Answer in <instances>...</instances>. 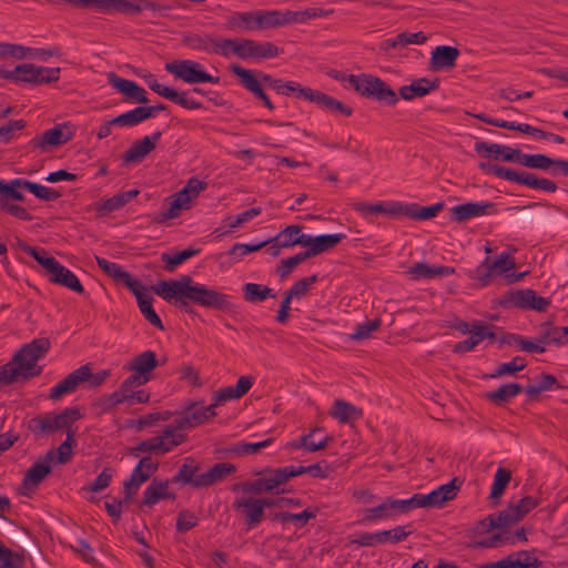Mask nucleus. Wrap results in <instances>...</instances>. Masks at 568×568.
I'll use <instances>...</instances> for the list:
<instances>
[{
    "label": "nucleus",
    "instance_id": "20e7f679",
    "mask_svg": "<svg viewBox=\"0 0 568 568\" xmlns=\"http://www.w3.org/2000/svg\"><path fill=\"white\" fill-rule=\"evenodd\" d=\"M81 418L77 407H69L61 413H45L32 417L28 423V429L37 437H47L58 430L69 429L73 423Z\"/></svg>",
    "mask_w": 568,
    "mask_h": 568
},
{
    "label": "nucleus",
    "instance_id": "864d4df0",
    "mask_svg": "<svg viewBox=\"0 0 568 568\" xmlns=\"http://www.w3.org/2000/svg\"><path fill=\"white\" fill-rule=\"evenodd\" d=\"M333 471V467L327 462L322 460L310 466H294L291 465V473L293 478L300 475L310 474L314 478L325 479Z\"/></svg>",
    "mask_w": 568,
    "mask_h": 568
},
{
    "label": "nucleus",
    "instance_id": "bb28decb",
    "mask_svg": "<svg viewBox=\"0 0 568 568\" xmlns=\"http://www.w3.org/2000/svg\"><path fill=\"white\" fill-rule=\"evenodd\" d=\"M344 239H346V234L344 233L322 234L317 236H311L306 234L304 246L307 248L305 253L307 257L311 258L335 247Z\"/></svg>",
    "mask_w": 568,
    "mask_h": 568
},
{
    "label": "nucleus",
    "instance_id": "7c9ffc66",
    "mask_svg": "<svg viewBox=\"0 0 568 568\" xmlns=\"http://www.w3.org/2000/svg\"><path fill=\"white\" fill-rule=\"evenodd\" d=\"M97 264L106 275L112 277L116 283L123 284L129 290H133L139 280L134 278L131 273L123 270V267L114 262L108 261L104 257L95 256Z\"/></svg>",
    "mask_w": 568,
    "mask_h": 568
},
{
    "label": "nucleus",
    "instance_id": "9b49d317",
    "mask_svg": "<svg viewBox=\"0 0 568 568\" xmlns=\"http://www.w3.org/2000/svg\"><path fill=\"white\" fill-rule=\"evenodd\" d=\"M230 71L240 79L241 85L247 90L254 99L261 101L270 111L275 109V105L263 89L264 83L261 81L258 72L255 73L253 70L244 69L240 64H231Z\"/></svg>",
    "mask_w": 568,
    "mask_h": 568
},
{
    "label": "nucleus",
    "instance_id": "e433bc0d",
    "mask_svg": "<svg viewBox=\"0 0 568 568\" xmlns=\"http://www.w3.org/2000/svg\"><path fill=\"white\" fill-rule=\"evenodd\" d=\"M514 149L508 145L488 143L486 141H477L474 145V150L481 156L493 158L495 160H501L505 162L513 161Z\"/></svg>",
    "mask_w": 568,
    "mask_h": 568
},
{
    "label": "nucleus",
    "instance_id": "5fc2aeb1",
    "mask_svg": "<svg viewBox=\"0 0 568 568\" xmlns=\"http://www.w3.org/2000/svg\"><path fill=\"white\" fill-rule=\"evenodd\" d=\"M244 300L250 303H260L268 297H275L273 290L256 283H246L242 287Z\"/></svg>",
    "mask_w": 568,
    "mask_h": 568
},
{
    "label": "nucleus",
    "instance_id": "49530a36",
    "mask_svg": "<svg viewBox=\"0 0 568 568\" xmlns=\"http://www.w3.org/2000/svg\"><path fill=\"white\" fill-rule=\"evenodd\" d=\"M523 392V386L517 383L504 384L495 390L488 392L486 398L497 406H503L513 397Z\"/></svg>",
    "mask_w": 568,
    "mask_h": 568
},
{
    "label": "nucleus",
    "instance_id": "0eeeda50",
    "mask_svg": "<svg viewBox=\"0 0 568 568\" xmlns=\"http://www.w3.org/2000/svg\"><path fill=\"white\" fill-rule=\"evenodd\" d=\"M85 9H93L105 14L122 13L138 16L143 10H159L160 7L151 0H87Z\"/></svg>",
    "mask_w": 568,
    "mask_h": 568
},
{
    "label": "nucleus",
    "instance_id": "39448f33",
    "mask_svg": "<svg viewBox=\"0 0 568 568\" xmlns=\"http://www.w3.org/2000/svg\"><path fill=\"white\" fill-rule=\"evenodd\" d=\"M479 169L483 172L488 174H493L499 179H504L509 182H515L531 189L541 190L545 192L554 193L557 191V184L545 178H538L536 174L527 172V171H516L510 168H505L498 164H491L481 162L479 163Z\"/></svg>",
    "mask_w": 568,
    "mask_h": 568
},
{
    "label": "nucleus",
    "instance_id": "338daca9",
    "mask_svg": "<svg viewBox=\"0 0 568 568\" xmlns=\"http://www.w3.org/2000/svg\"><path fill=\"white\" fill-rule=\"evenodd\" d=\"M444 209V203H436L429 206H420L412 203L410 219L417 221H426L435 217Z\"/></svg>",
    "mask_w": 568,
    "mask_h": 568
},
{
    "label": "nucleus",
    "instance_id": "4468645a",
    "mask_svg": "<svg viewBox=\"0 0 568 568\" xmlns=\"http://www.w3.org/2000/svg\"><path fill=\"white\" fill-rule=\"evenodd\" d=\"M258 77L264 85L274 90L277 94L286 97H295L305 101H311L314 90L308 87H302L294 81H283L282 79L274 78L268 73L258 71Z\"/></svg>",
    "mask_w": 568,
    "mask_h": 568
},
{
    "label": "nucleus",
    "instance_id": "680f3d73",
    "mask_svg": "<svg viewBox=\"0 0 568 568\" xmlns=\"http://www.w3.org/2000/svg\"><path fill=\"white\" fill-rule=\"evenodd\" d=\"M406 513L417 508H440L433 493L414 494L410 498L404 499Z\"/></svg>",
    "mask_w": 568,
    "mask_h": 568
},
{
    "label": "nucleus",
    "instance_id": "13d9d810",
    "mask_svg": "<svg viewBox=\"0 0 568 568\" xmlns=\"http://www.w3.org/2000/svg\"><path fill=\"white\" fill-rule=\"evenodd\" d=\"M213 41V37L210 34H200L193 32H185L182 38V43L196 51H204L206 53H211V44Z\"/></svg>",
    "mask_w": 568,
    "mask_h": 568
},
{
    "label": "nucleus",
    "instance_id": "c9c22d12",
    "mask_svg": "<svg viewBox=\"0 0 568 568\" xmlns=\"http://www.w3.org/2000/svg\"><path fill=\"white\" fill-rule=\"evenodd\" d=\"M439 85L438 80H429L427 78H419L414 80L409 85L399 88V95L404 100L410 101L415 98H422L429 92L436 90Z\"/></svg>",
    "mask_w": 568,
    "mask_h": 568
},
{
    "label": "nucleus",
    "instance_id": "cd10ccee",
    "mask_svg": "<svg viewBox=\"0 0 568 568\" xmlns=\"http://www.w3.org/2000/svg\"><path fill=\"white\" fill-rule=\"evenodd\" d=\"M539 506V499L532 496H525L517 503H510L503 513V518L507 521L508 527L520 521L528 513Z\"/></svg>",
    "mask_w": 568,
    "mask_h": 568
},
{
    "label": "nucleus",
    "instance_id": "ea45409f",
    "mask_svg": "<svg viewBox=\"0 0 568 568\" xmlns=\"http://www.w3.org/2000/svg\"><path fill=\"white\" fill-rule=\"evenodd\" d=\"M82 372H79L78 368L68 374L62 381L55 384L50 389L49 398L52 400H58L62 396L67 394L73 393L77 387L81 384Z\"/></svg>",
    "mask_w": 568,
    "mask_h": 568
},
{
    "label": "nucleus",
    "instance_id": "c03bdc74",
    "mask_svg": "<svg viewBox=\"0 0 568 568\" xmlns=\"http://www.w3.org/2000/svg\"><path fill=\"white\" fill-rule=\"evenodd\" d=\"M214 409L215 406L213 402L209 406H203L199 403H191L184 408V412L186 413L191 425L196 427L215 417L216 413Z\"/></svg>",
    "mask_w": 568,
    "mask_h": 568
},
{
    "label": "nucleus",
    "instance_id": "4d7b16f0",
    "mask_svg": "<svg viewBox=\"0 0 568 568\" xmlns=\"http://www.w3.org/2000/svg\"><path fill=\"white\" fill-rule=\"evenodd\" d=\"M200 252V248L189 247L174 254L163 253L161 260L165 263V271L173 272L176 266L197 255Z\"/></svg>",
    "mask_w": 568,
    "mask_h": 568
},
{
    "label": "nucleus",
    "instance_id": "423d86ee",
    "mask_svg": "<svg viewBox=\"0 0 568 568\" xmlns=\"http://www.w3.org/2000/svg\"><path fill=\"white\" fill-rule=\"evenodd\" d=\"M21 190H27L32 193L37 199L48 202L57 201L62 196V193L55 189L41 185L29 180L17 178L6 182L0 180V194L11 197L14 201H23L24 195Z\"/></svg>",
    "mask_w": 568,
    "mask_h": 568
},
{
    "label": "nucleus",
    "instance_id": "052dcab7",
    "mask_svg": "<svg viewBox=\"0 0 568 568\" xmlns=\"http://www.w3.org/2000/svg\"><path fill=\"white\" fill-rule=\"evenodd\" d=\"M79 372H82V383H87L91 388H98L105 383V381L111 376V372L109 369H101L97 373H92L90 364L82 365L78 368Z\"/></svg>",
    "mask_w": 568,
    "mask_h": 568
},
{
    "label": "nucleus",
    "instance_id": "473e14b6",
    "mask_svg": "<svg viewBox=\"0 0 568 568\" xmlns=\"http://www.w3.org/2000/svg\"><path fill=\"white\" fill-rule=\"evenodd\" d=\"M263 474H265L263 477L264 487L266 488L265 493H285V489H282L281 486L293 478L291 473V465L275 469H265L263 470Z\"/></svg>",
    "mask_w": 568,
    "mask_h": 568
},
{
    "label": "nucleus",
    "instance_id": "2eb2a0df",
    "mask_svg": "<svg viewBox=\"0 0 568 568\" xmlns=\"http://www.w3.org/2000/svg\"><path fill=\"white\" fill-rule=\"evenodd\" d=\"M283 53V49L270 41H256L242 38L240 59L244 61H262L273 59Z\"/></svg>",
    "mask_w": 568,
    "mask_h": 568
},
{
    "label": "nucleus",
    "instance_id": "58836bf2",
    "mask_svg": "<svg viewBox=\"0 0 568 568\" xmlns=\"http://www.w3.org/2000/svg\"><path fill=\"white\" fill-rule=\"evenodd\" d=\"M310 102L315 103L321 109L332 113H339L344 116H351L353 114V109L351 106L344 104L334 97L317 90H314Z\"/></svg>",
    "mask_w": 568,
    "mask_h": 568
},
{
    "label": "nucleus",
    "instance_id": "dca6fc26",
    "mask_svg": "<svg viewBox=\"0 0 568 568\" xmlns=\"http://www.w3.org/2000/svg\"><path fill=\"white\" fill-rule=\"evenodd\" d=\"M181 436H174L171 429H163L161 435L140 442L134 452L164 455L181 445Z\"/></svg>",
    "mask_w": 568,
    "mask_h": 568
},
{
    "label": "nucleus",
    "instance_id": "6ab92c4d",
    "mask_svg": "<svg viewBox=\"0 0 568 568\" xmlns=\"http://www.w3.org/2000/svg\"><path fill=\"white\" fill-rule=\"evenodd\" d=\"M515 267L514 260L509 254L503 252L494 262L486 257L480 265L475 270V278L480 282L483 286L487 285L493 275H501Z\"/></svg>",
    "mask_w": 568,
    "mask_h": 568
},
{
    "label": "nucleus",
    "instance_id": "69168bd1",
    "mask_svg": "<svg viewBox=\"0 0 568 568\" xmlns=\"http://www.w3.org/2000/svg\"><path fill=\"white\" fill-rule=\"evenodd\" d=\"M527 366L524 357L515 356L510 362L500 364L494 373L489 375L490 378H499L504 375H515L517 372L523 371Z\"/></svg>",
    "mask_w": 568,
    "mask_h": 568
},
{
    "label": "nucleus",
    "instance_id": "aec40b11",
    "mask_svg": "<svg viewBox=\"0 0 568 568\" xmlns=\"http://www.w3.org/2000/svg\"><path fill=\"white\" fill-rule=\"evenodd\" d=\"M541 565L542 561L532 551L520 550L498 561L479 565L476 568H540Z\"/></svg>",
    "mask_w": 568,
    "mask_h": 568
},
{
    "label": "nucleus",
    "instance_id": "ddd939ff",
    "mask_svg": "<svg viewBox=\"0 0 568 568\" xmlns=\"http://www.w3.org/2000/svg\"><path fill=\"white\" fill-rule=\"evenodd\" d=\"M54 459L55 449H50L31 465L22 479V487L24 489L22 495H28V491H33L34 488H37L39 484L51 473V465Z\"/></svg>",
    "mask_w": 568,
    "mask_h": 568
},
{
    "label": "nucleus",
    "instance_id": "de8ad7c7",
    "mask_svg": "<svg viewBox=\"0 0 568 568\" xmlns=\"http://www.w3.org/2000/svg\"><path fill=\"white\" fill-rule=\"evenodd\" d=\"M305 239L306 234L302 233L300 225H288L275 236V241L280 242V246H284V248L294 245L304 246Z\"/></svg>",
    "mask_w": 568,
    "mask_h": 568
},
{
    "label": "nucleus",
    "instance_id": "f3484780",
    "mask_svg": "<svg viewBox=\"0 0 568 568\" xmlns=\"http://www.w3.org/2000/svg\"><path fill=\"white\" fill-rule=\"evenodd\" d=\"M505 304L521 310L546 312L550 306V300L537 295L534 290L526 288L510 292L508 294V298L505 301Z\"/></svg>",
    "mask_w": 568,
    "mask_h": 568
},
{
    "label": "nucleus",
    "instance_id": "603ef678",
    "mask_svg": "<svg viewBox=\"0 0 568 568\" xmlns=\"http://www.w3.org/2000/svg\"><path fill=\"white\" fill-rule=\"evenodd\" d=\"M199 466L191 462V464L184 463L178 470V473L170 480L174 484L191 485L194 488H202V485H197L199 475L196 471Z\"/></svg>",
    "mask_w": 568,
    "mask_h": 568
},
{
    "label": "nucleus",
    "instance_id": "0e129e2a",
    "mask_svg": "<svg viewBox=\"0 0 568 568\" xmlns=\"http://www.w3.org/2000/svg\"><path fill=\"white\" fill-rule=\"evenodd\" d=\"M511 479V473L503 467H499L494 476V481L490 490L489 498L498 499L504 494L508 483Z\"/></svg>",
    "mask_w": 568,
    "mask_h": 568
},
{
    "label": "nucleus",
    "instance_id": "774afa93",
    "mask_svg": "<svg viewBox=\"0 0 568 568\" xmlns=\"http://www.w3.org/2000/svg\"><path fill=\"white\" fill-rule=\"evenodd\" d=\"M515 541L511 539V536H508L506 534H494L491 536H488L486 538L474 540L468 546L470 548L477 549V548H496L505 544H514Z\"/></svg>",
    "mask_w": 568,
    "mask_h": 568
},
{
    "label": "nucleus",
    "instance_id": "412c9836",
    "mask_svg": "<svg viewBox=\"0 0 568 568\" xmlns=\"http://www.w3.org/2000/svg\"><path fill=\"white\" fill-rule=\"evenodd\" d=\"M497 212L493 202H467L450 209V217L457 223L466 222L473 217L489 215Z\"/></svg>",
    "mask_w": 568,
    "mask_h": 568
},
{
    "label": "nucleus",
    "instance_id": "c756f323",
    "mask_svg": "<svg viewBox=\"0 0 568 568\" xmlns=\"http://www.w3.org/2000/svg\"><path fill=\"white\" fill-rule=\"evenodd\" d=\"M169 480L154 477L143 493L142 505L152 507L160 500L174 499L175 494L169 490Z\"/></svg>",
    "mask_w": 568,
    "mask_h": 568
},
{
    "label": "nucleus",
    "instance_id": "6e6552de",
    "mask_svg": "<svg viewBox=\"0 0 568 568\" xmlns=\"http://www.w3.org/2000/svg\"><path fill=\"white\" fill-rule=\"evenodd\" d=\"M165 70L175 78L186 83H213L220 82L219 77H213L203 70L201 63L193 60H176L165 64Z\"/></svg>",
    "mask_w": 568,
    "mask_h": 568
},
{
    "label": "nucleus",
    "instance_id": "a211bd4d",
    "mask_svg": "<svg viewBox=\"0 0 568 568\" xmlns=\"http://www.w3.org/2000/svg\"><path fill=\"white\" fill-rule=\"evenodd\" d=\"M234 510L241 511L244 524L248 529L256 528L264 518L263 504L253 496L236 497L232 505Z\"/></svg>",
    "mask_w": 568,
    "mask_h": 568
},
{
    "label": "nucleus",
    "instance_id": "f257e3e1",
    "mask_svg": "<svg viewBox=\"0 0 568 568\" xmlns=\"http://www.w3.org/2000/svg\"><path fill=\"white\" fill-rule=\"evenodd\" d=\"M153 290L164 301L190 314L194 313L191 304L220 312H233L235 308L230 295L196 283L189 275L160 281Z\"/></svg>",
    "mask_w": 568,
    "mask_h": 568
},
{
    "label": "nucleus",
    "instance_id": "a18cd8bd",
    "mask_svg": "<svg viewBox=\"0 0 568 568\" xmlns=\"http://www.w3.org/2000/svg\"><path fill=\"white\" fill-rule=\"evenodd\" d=\"M329 415L339 423L346 424L359 418L361 410L348 402L335 399L329 410Z\"/></svg>",
    "mask_w": 568,
    "mask_h": 568
},
{
    "label": "nucleus",
    "instance_id": "bf43d9fd",
    "mask_svg": "<svg viewBox=\"0 0 568 568\" xmlns=\"http://www.w3.org/2000/svg\"><path fill=\"white\" fill-rule=\"evenodd\" d=\"M315 517H316V510L306 508L302 513H298V514L287 513V511L277 513V514H274L272 519L275 521H281L283 524L293 523L297 527H303L307 524V521L310 519L315 518Z\"/></svg>",
    "mask_w": 568,
    "mask_h": 568
},
{
    "label": "nucleus",
    "instance_id": "8fccbe9b",
    "mask_svg": "<svg viewBox=\"0 0 568 568\" xmlns=\"http://www.w3.org/2000/svg\"><path fill=\"white\" fill-rule=\"evenodd\" d=\"M139 194V190L132 189L124 192H119L113 196L104 200L98 207V211L114 212L123 207Z\"/></svg>",
    "mask_w": 568,
    "mask_h": 568
},
{
    "label": "nucleus",
    "instance_id": "a878e982",
    "mask_svg": "<svg viewBox=\"0 0 568 568\" xmlns=\"http://www.w3.org/2000/svg\"><path fill=\"white\" fill-rule=\"evenodd\" d=\"M162 136L161 131H155L151 135H146L139 141H135L130 149L124 153L123 160L126 163H139L148 154H150L156 146Z\"/></svg>",
    "mask_w": 568,
    "mask_h": 568
},
{
    "label": "nucleus",
    "instance_id": "f03ea898",
    "mask_svg": "<svg viewBox=\"0 0 568 568\" xmlns=\"http://www.w3.org/2000/svg\"><path fill=\"white\" fill-rule=\"evenodd\" d=\"M51 342L47 337L34 338L21 346L11 361L0 366V383L12 384L19 378L29 379L41 374L37 362L50 351Z\"/></svg>",
    "mask_w": 568,
    "mask_h": 568
},
{
    "label": "nucleus",
    "instance_id": "72a5a7b5",
    "mask_svg": "<svg viewBox=\"0 0 568 568\" xmlns=\"http://www.w3.org/2000/svg\"><path fill=\"white\" fill-rule=\"evenodd\" d=\"M49 281L59 285H62L75 293L83 294L84 287L77 277V275L62 265L60 262L57 263L54 268L49 275Z\"/></svg>",
    "mask_w": 568,
    "mask_h": 568
},
{
    "label": "nucleus",
    "instance_id": "37998d69",
    "mask_svg": "<svg viewBox=\"0 0 568 568\" xmlns=\"http://www.w3.org/2000/svg\"><path fill=\"white\" fill-rule=\"evenodd\" d=\"M454 272L455 270L449 266H432L426 263H416L409 268L413 280L443 277L452 275Z\"/></svg>",
    "mask_w": 568,
    "mask_h": 568
},
{
    "label": "nucleus",
    "instance_id": "4c0bfd02",
    "mask_svg": "<svg viewBox=\"0 0 568 568\" xmlns=\"http://www.w3.org/2000/svg\"><path fill=\"white\" fill-rule=\"evenodd\" d=\"M236 467L230 463H217L213 465L207 471L199 474L197 485L202 488L213 486L214 484L223 480L225 477L234 474Z\"/></svg>",
    "mask_w": 568,
    "mask_h": 568
},
{
    "label": "nucleus",
    "instance_id": "393cba45",
    "mask_svg": "<svg viewBox=\"0 0 568 568\" xmlns=\"http://www.w3.org/2000/svg\"><path fill=\"white\" fill-rule=\"evenodd\" d=\"M168 209L155 214L152 222L155 224H164L169 220L180 216L182 210L190 207L191 195H186V191H179L166 199Z\"/></svg>",
    "mask_w": 568,
    "mask_h": 568
},
{
    "label": "nucleus",
    "instance_id": "f704fd0d",
    "mask_svg": "<svg viewBox=\"0 0 568 568\" xmlns=\"http://www.w3.org/2000/svg\"><path fill=\"white\" fill-rule=\"evenodd\" d=\"M460 52L450 45H438L432 51L430 68L433 70L450 69L455 67Z\"/></svg>",
    "mask_w": 568,
    "mask_h": 568
},
{
    "label": "nucleus",
    "instance_id": "c85d7f7f",
    "mask_svg": "<svg viewBox=\"0 0 568 568\" xmlns=\"http://www.w3.org/2000/svg\"><path fill=\"white\" fill-rule=\"evenodd\" d=\"M536 341L546 346H561L568 343V326H555L550 322H545L539 326Z\"/></svg>",
    "mask_w": 568,
    "mask_h": 568
},
{
    "label": "nucleus",
    "instance_id": "5701e85b",
    "mask_svg": "<svg viewBox=\"0 0 568 568\" xmlns=\"http://www.w3.org/2000/svg\"><path fill=\"white\" fill-rule=\"evenodd\" d=\"M109 84L122 93L125 99L136 103H148L146 91L136 82L119 77L114 72L108 74Z\"/></svg>",
    "mask_w": 568,
    "mask_h": 568
},
{
    "label": "nucleus",
    "instance_id": "6e6d98bb",
    "mask_svg": "<svg viewBox=\"0 0 568 568\" xmlns=\"http://www.w3.org/2000/svg\"><path fill=\"white\" fill-rule=\"evenodd\" d=\"M149 474H144L140 467H134L130 478L124 481L123 493H124V503H129L132 497L136 494L140 486L149 479Z\"/></svg>",
    "mask_w": 568,
    "mask_h": 568
},
{
    "label": "nucleus",
    "instance_id": "1a4fd4ad",
    "mask_svg": "<svg viewBox=\"0 0 568 568\" xmlns=\"http://www.w3.org/2000/svg\"><path fill=\"white\" fill-rule=\"evenodd\" d=\"M74 128L67 123L57 124L45 130L42 134L36 135L29 141V148L41 153L49 152L51 149L60 146L72 140Z\"/></svg>",
    "mask_w": 568,
    "mask_h": 568
},
{
    "label": "nucleus",
    "instance_id": "79ce46f5",
    "mask_svg": "<svg viewBox=\"0 0 568 568\" xmlns=\"http://www.w3.org/2000/svg\"><path fill=\"white\" fill-rule=\"evenodd\" d=\"M241 41L242 38L226 39L221 37H213V41L210 48L211 53L219 54L223 58L236 55L240 59Z\"/></svg>",
    "mask_w": 568,
    "mask_h": 568
},
{
    "label": "nucleus",
    "instance_id": "09e8293b",
    "mask_svg": "<svg viewBox=\"0 0 568 568\" xmlns=\"http://www.w3.org/2000/svg\"><path fill=\"white\" fill-rule=\"evenodd\" d=\"M508 527L507 521L503 518V513L493 514L486 518L478 520L470 529V536H477L489 532L491 529H501Z\"/></svg>",
    "mask_w": 568,
    "mask_h": 568
},
{
    "label": "nucleus",
    "instance_id": "4be33fe9",
    "mask_svg": "<svg viewBox=\"0 0 568 568\" xmlns=\"http://www.w3.org/2000/svg\"><path fill=\"white\" fill-rule=\"evenodd\" d=\"M160 365L153 351H144L136 355L128 365V371L132 372L130 376L138 377V381L146 384L152 379V371Z\"/></svg>",
    "mask_w": 568,
    "mask_h": 568
},
{
    "label": "nucleus",
    "instance_id": "7ed1b4c3",
    "mask_svg": "<svg viewBox=\"0 0 568 568\" xmlns=\"http://www.w3.org/2000/svg\"><path fill=\"white\" fill-rule=\"evenodd\" d=\"M331 77L339 82L348 83L363 98L388 106H394L399 101L398 94L390 85L373 74H346L341 71H334L331 73Z\"/></svg>",
    "mask_w": 568,
    "mask_h": 568
},
{
    "label": "nucleus",
    "instance_id": "e2e57ef3",
    "mask_svg": "<svg viewBox=\"0 0 568 568\" xmlns=\"http://www.w3.org/2000/svg\"><path fill=\"white\" fill-rule=\"evenodd\" d=\"M412 525L396 526L388 530H381V542L382 545L390 542L397 544L407 539L412 534Z\"/></svg>",
    "mask_w": 568,
    "mask_h": 568
},
{
    "label": "nucleus",
    "instance_id": "b1692460",
    "mask_svg": "<svg viewBox=\"0 0 568 568\" xmlns=\"http://www.w3.org/2000/svg\"><path fill=\"white\" fill-rule=\"evenodd\" d=\"M132 287L133 290L130 291L134 294L139 310L144 316V318L156 328L163 329L164 326L162 324V321L152 306V294L143 286V284L140 281L136 283V285H133Z\"/></svg>",
    "mask_w": 568,
    "mask_h": 568
},
{
    "label": "nucleus",
    "instance_id": "a19ab883",
    "mask_svg": "<svg viewBox=\"0 0 568 568\" xmlns=\"http://www.w3.org/2000/svg\"><path fill=\"white\" fill-rule=\"evenodd\" d=\"M256 10L235 12L226 20V29L233 31H257Z\"/></svg>",
    "mask_w": 568,
    "mask_h": 568
},
{
    "label": "nucleus",
    "instance_id": "f8f14e48",
    "mask_svg": "<svg viewBox=\"0 0 568 568\" xmlns=\"http://www.w3.org/2000/svg\"><path fill=\"white\" fill-rule=\"evenodd\" d=\"M402 514H407L404 499L386 497L381 504L365 508L361 523H377L385 519H393Z\"/></svg>",
    "mask_w": 568,
    "mask_h": 568
},
{
    "label": "nucleus",
    "instance_id": "2f4dec72",
    "mask_svg": "<svg viewBox=\"0 0 568 568\" xmlns=\"http://www.w3.org/2000/svg\"><path fill=\"white\" fill-rule=\"evenodd\" d=\"M257 30L273 29L292 23L291 11L256 10Z\"/></svg>",
    "mask_w": 568,
    "mask_h": 568
},
{
    "label": "nucleus",
    "instance_id": "9d476101",
    "mask_svg": "<svg viewBox=\"0 0 568 568\" xmlns=\"http://www.w3.org/2000/svg\"><path fill=\"white\" fill-rule=\"evenodd\" d=\"M60 78V68H47L23 63L13 69L12 82L14 83H51Z\"/></svg>",
    "mask_w": 568,
    "mask_h": 568
},
{
    "label": "nucleus",
    "instance_id": "3c124183",
    "mask_svg": "<svg viewBox=\"0 0 568 568\" xmlns=\"http://www.w3.org/2000/svg\"><path fill=\"white\" fill-rule=\"evenodd\" d=\"M463 485V480L458 477H454L449 483L440 485L436 489L432 490L435 496V500L442 508L447 501L455 499L460 487Z\"/></svg>",
    "mask_w": 568,
    "mask_h": 568
}]
</instances>
